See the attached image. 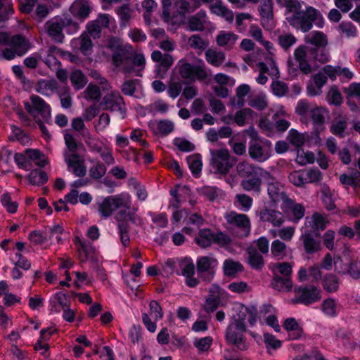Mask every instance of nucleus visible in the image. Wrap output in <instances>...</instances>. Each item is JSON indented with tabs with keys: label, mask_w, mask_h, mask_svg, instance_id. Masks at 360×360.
<instances>
[{
	"label": "nucleus",
	"mask_w": 360,
	"mask_h": 360,
	"mask_svg": "<svg viewBox=\"0 0 360 360\" xmlns=\"http://www.w3.org/2000/svg\"><path fill=\"white\" fill-rule=\"evenodd\" d=\"M205 56L207 62L214 67L221 65L226 59V55L224 52L213 49L207 50Z\"/></svg>",
	"instance_id": "obj_50"
},
{
	"label": "nucleus",
	"mask_w": 360,
	"mask_h": 360,
	"mask_svg": "<svg viewBox=\"0 0 360 360\" xmlns=\"http://www.w3.org/2000/svg\"><path fill=\"white\" fill-rule=\"evenodd\" d=\"M294 58L299 68L304 74H309L312 71L311 63L314 61V49L312 46L301 45L294 51Z\"/></svg>",
	"instance_id": "obj_8"
},
{
	"label": "nucleus",
	"mask_w": 360,
	"mask_h": 360,
	"mask_svg": "<svg viewBox=\"0 0 360 360\" xmlns=\"http://www.w3.org/2000/svg\"><path fill=\"white\" fill-rule=\"evenodd\" d=\"M251 139L249 143L248 153L250 157L259 162L266 161L273 154L272 143L268 139L259 137L252 129L250 134Z\"/></svg>",
	"instance_id": "obj_3"
},
{
	"label": "nucleus",
	"mask_w": 360,
	"mask_h": 360,
	"mask_svg": "<svg viewBox=\"0 0 360 360\" xmlns=\"http://www.w3.org/2000/svg\"><path fill=\"white\" fill-rule=\"evenodd\" d=\"M28 179L31 184L39 186L45 184L48 177L45 172L41 169H34L29 174Z\"/></svg>",
	"instance_id": "obj_60"
},
{
	"label": "nucleus",
	"mask_w": 360,
	"mask_h": 360,
	"mask_svg": "<svg viewBox=\"0 0 360 360\" xmlns=\"http://www.w3.org/2000/svg\"><path fill=\"white\" fill-rule=\"evenodd\" d=\"M210 11L212 13L222 17L230 23L233 21L234 15L233 11L224 5L221 1H217L211 5Z\"/></svg>",
	"instance_id": "obj_42"
},
{
	"label": "nucleus",
	"mask_w": 360,
	"mask_h": 360,
	"mask_svg": "<svg viewBox=\"0 0 360 360\" xmlns=\"http://www.w3.org/2000/svg\"><path fill=\"white\" fill-rule=\"evenodd\" d=\"M176 67L179 75L184 79L202 81L208 77L206 65L202 60H198L194 64H191L181 59L178 62Z\"/></svg>",
	"instance_id": "obj_6"
},
{
	"label": "nucleus",
	"mask_w": 360,
	"mask_h": 360,
	"mask_svg": "<svg viewBox=\"0 0 360 360\" xmlns=\"http://www.w3.org/2000/svg\"><path fill=\"white\" fill-rule=\"evenodd\" d=\"M248 264L255 269L261 270L264 265V260L262 253L258 252L257 249L253 246H250L248 249Z\"/></svg>",
	"instance_id": "obj_41"
},
{
	"label": "nucleus",
	"mask_w": 360,
	"mask_h": 360,
	"mask_svg": "<svg viewBox=\"0 0 360 360\" xmlns=\"http://www.w3.org/2000/svg\"><path fill=\"white\" fill-rule=\"evenodd\" d=\"M321 311L327 317H336L339 314L338 301L333 298H327L321 304Z\"/></svg>",
	"instance_id": "obj_45"
},
{
	"label": "nucleus",
	"mask_w": 360,
	"mask_h": 360,
	"mask_svg": "<svg viewBox=\"0 0 360 360\" xmlns=\"http://www.w3.org/2000/svg\"><path fill=\"white\" fill-rule=\"evenodd\" d=\"M218 265L217 259L212 255L199 257L196 261L198 273L208 280L213 278Z\"/></svg>",
	"instance_id": "obj_13"
},
{
	"label": "nucleus",
	"mask_w": 360,
	"mask_h": 360,
	"mask_svg": "<svg viewBox=\"0 0 360 360\" xmlns=\"http://www.w3.org/2000/svg\"><path fill=\"white\" fill-rule=\"evenodd\" d=\"M298 295V300L304 304H310L321 298L320 290L314 286H308L295 289Z\"/></svg>",
	"instance_id": "obj_20"
},
{
	"label": "nucleus",
	"mask_w": 360,
	"mask_h": 360,
	"mask_svg": "<svg viewBox=\"0 0 360 360\" xmlns=\"http://www.w3.org/2000/svg\"><path fill=\"white\" fill-rule=\"evenodd\" d=\"M116 13L120 19V26L124 27L131 18L132 10L129 4H124L116 10Z\"/></svg>",
	"instance_id": "obj_62"
},
{
	"label": "nucleus",
	"mask_w": 360,
	"mask_h": 360,
	"mask_svg": "<svg viewBox=\"0 0 360 360\" xmlns=\"http://www.w3.org/2000/svg\"><path fill=\"white\" fill-rule=\"evenodd\" d=\"M26 153L28 155L29 163L30 164V169L32 164L38 167H44L48 164L47 157L38 149H26Z\"/></svg>",
	"instance_id": "obj_39"
},
{
	"label": "nucleus",
	"mask_w": 360,
	"mask_h": 360,
	"mask_svg": "<svg viewBox=\"0 0 360 360\" xmlns=\"http://www.w3.org/2000/svg\"><path fill=\"white\" fill-rule=\"evenodd\" d=\"M136 76L142 77V72L146 67V58L143 53H138L134 55L132 63H131Z\"/></svg>",
	"instance_id": "obj_59"
},
{
	"label": "nucleus",
	"mask_w": 360,
	"mask_h": 360,
	"mask_svg": "<svg viewBox=\"0 0 360 360\" xmlns=\"http://www.w3.org/2000/svg\"><path fill=\"white\" fill-rule=\"evenodd\" d=\"M72 84L76 89H82L87 83V79L84 73L79 70H74L70 75Z\"/></svg>",
	"instance_id": "obj_63"
},
{
	"label": "nucleus",
	"mask_w": 360,
	"mask_h": 360,
	"mask_svg": "<svg viewBox=\"0 0 360 360\" xmlns=\"http://www.w3.org/2000/svg\"><path fill=\"white\" fill-rule=\"evenodd\" d=\"M293 264L288 262H278L271 266L274 274L283 275L285 278H290L292 272Z\"/></svg>",
	"instance_id": "obj_58"
},
{
	"label": "nucleus",
	"mask_w": 360,
	"mask_h": 360,
	"mask_svg": "<svg viewBox=\"0 0 360 360\" xmlns=\"http://www.w3.org/2000/svg\"><path fill=\"white\" fill-rule=\"evenodd\" d=\"M271 285L276 290L286 292L291 290L292 283L290 278L281 277L276 274L272 279Z\"/></svg>",
	"instance_id": "obj_53"
},
{
	"label": "nucleus",
	"mask_w": 360,
	"mask_h": 360,
	"mask_svg": "<svg viewBox=\"0 0 360 360\" xmlns=\"http://www.w3.org/2000/svg\"><path fill=\"white\" fill-rule=\"evenodd\" d=\"M71 47L82 53L84 56H89L92 53L93 43L86 32H82L79 37L70 41Z\"/></svg>",
	"instance_id": "obj_24"
},
{
	"label": "nucleus",
	"mask_w": 360,
	"mask_h": 360,
	"mask_svg": "<svg viewBox=\"0 0 360 360\" xmlns=\"http://www.w3.org/2000/svg\"><path fill=\"white\" fill-rule=\"evenodd\" d=\"M245 330L246 326L243 323H230L226 329V339L240 350H245L248 348L243 336Z\"/></svg>",
	"instance_id": "obj_10"
},
{
	"label": "nucleus",
	"mask_w": 360,
	"mask_h": 360,
	"mask_svg": "<svg viewBox=\"0 0 360 360\" xmlns=\"http://www.w3.org/2000/svg\"><path fill=\"white\" fill-rule=\"evenodd\" d=\"M224 218L230 226L243 230L245 234L250 232L251 224L250 218L246 214L231 211L226 212Z\"/></svg>",
	"instance_id": "obj_15"
},
{
	"label": "nucleus",
	"mask_w": 360,
	"mask_h": 360,
	"mask_svg": "<svg viewBox=\"0 0 360 360\" xmlns=\"http://www.w3.org/2000/svg\"><path fill=\"white\" fill-rule=\"evenodd\" d=\"M152 129L157 135L167 136L174 129V124L168 120H162L154 122Z\"/></svg>",
	"instance_id": "obj_44"
},
{
	"label": "nucleus",
	"mask_w": 360,
	"mask_h": 360,
	"mask_svg": "<svg viewBox=\"0 0 360 360\" xmlns=\"http://www.w3.org/2000/svg\"><path fill=\"white\" fill-rule=\"evenodd\" d=\"M272 0H262L259 13L262 22L269 23V26L273 25V11Z\"/></svg>",
	"instance_id": "obj_48"
},
{
	"label": "nucleus",
	"mask_w": 360,
	"mask_h": 360,
	"mask_svg": "<svg viewBox=\"0 0 360 360\" xmlns=\"http://www.w3.org/2000/svg\"><path fill=\"white\" fill-rule=\"evenodd\" d=\"M264 181L267 184L268 195L274 202L282 203L288 197L285 192L283 184L268 171L267 175L264 176Z\"/></svg>",
	"instance_id": "obj_11"
},
{
	"label": "nucleus",
	"mask_w": 360,
	"mask_h": 360,
	"mask_svg": "<svg viewBox=\"0 0 360 360\" xmlns=\"http://www.w3.org/2000/svg\"><path fill=\"white\" fill-rule=\"evenodd\" d=\"M323 288L328 292H335L339 287L338 278L333 274H327L323 280Z\"/></svg>",
	"instance_id": "obj_64"
},
{
	"label": "nucleus",
	"mask_w": 360,
	"mask_h": 360,
	"mask_svg": "<svg viewBox=\"0 0 360 360\" xmlns=\"http://www.w3.org/2000/svg\"><path fill=\"white\" fill-rule=\"evenodd\" d=\"M46 233L49 245L61 243L65 239V233L59 224H55L46 230Z\"/></svg>",
	"instance_id": "obj_38"
},
{
	"label": "nucleus",
	"mask_w": 360,
	"mask_h": 360,
	"mask_svg": "<svg viewBox=\"0 0 360 360\" xmlns=\"http://www.w3.org/2000/svg\"><path fill=\"white\" fill-rule=\"evenodd\" d=\"M67 169L76 176L83 177L86 173V168L82 157L78 153H66L63 155Z\"/></svg>",
	"instance_id": "obj_14"
},
{
	"label": "nucleus",
	"mask_w": 360,
	"mask_h": 360,
	"mask_svg": "<svg viewBox=\"0 0 360 360\" xmlns=\"http://www.w3.org/2000/svg\"><path fill=\"white\" fill-rule=\"evenodd\" d=\"M281 208L284 213L292 217L293 220L295 221L301 219L305 212V209L302 204L296 203L294 200L288 197L281 204Z\"/></svg>",
	"instance_id": "obj_18"
},
{
	"label": "nucleus",
	"mask_w": 360,
	"mask_h": 360,
	"mask_svg": "<svg viewBox=\"0 0 360 360\" xmlns=\"http://www.w3.org/2000/svg\"><path fill=\"white\" fill-rule=\"evenodd\" d=\"M181 274L186 278L188 287L193 288L198 284V280L194 277L195 266L191 259L186 258L181 263Z\"/></svg>",
	"instance_id": "obj_28"
},
{
	"label": "nucleus",
	"mask_w": 360,
	"mask_h": 360,
	"mask_svg": "<svg viewBox=\"0 0 360 360\" xmlns=\"http://www.w3.org/2000/svg\"><path fill=\"white\" fill-rule=\"evenodd\" d=\"M335 267V271L338 274H345V270L343 269V262L340 257L333 258L330 253H327L323 257L321 262V268L329 271L331 270L333 266Z\"/></svg>",
	"instance_id": "obj_32"
},
{
	"label": "nucleus",
	"mask_w": 360,
	"mask_h": 360,
	"mask_svg": "<svg viewBox=\"0 0 360 360\" xmlns=\"http://www.w3.org/2000/svg\"><path fill=\"white\" fill-rule=\"evenodd\" d=\"M25 108L38 123L43 134L45 136L49 137L50 134L44 123H47L51 120V110L50 105L41 97L37 95H32L30 98V102H25Z\"/></svg>",
	"instance_id": "obj_2"
},
{
	"label": "nucleus",
	"mask_w": 360,
	"mask_h": 360,
	"mask_svg": "<svg viewBox=\"0 0 360 360\" xmlns=\"http://www.w3.org/2000/svg\"><path fill=\"white\" fill-rule=\"evenodd\" d=\"M271 252L274 258L283 259L287 255V246L280 240H275L271 243Z\"/></svg>",
	"instance_id": "obj_56"
},
{
	"label": "nucleus",
	"mask_w": 360,
	"mask_h": 360,
	"mask_svg": "<svg viewBox=\"0 0 360 360\" xmlns=\"http://www.w3.org/2000/svg\"><path fill=\"white\" fill-rule=\"evenodd\" d=\"M238 39L239 37L235 33L222 30L217 34L216 41L219 46L231 49L233 46Z\"/></svg>",
	"instance_id": "obj_36"
},
{
	"label": "nucleus",
	"mask_w": 360,
	"mask_h": 360,
	"mask_svg": "<svg viewBox=\"0 0 360 360\" xmlns=\"http://www.w3.org/2000/svg\"><path fill=\"white\" fill-rule=\"evenodd\" d=\"M60 53V49L56 46H51L47 49H41L39 51V58L51 69H58L60 62L57 56Z\"/></svg>",
	"instance_id": "obj_21"
},
{
	"label": "nucleus",
	"mask_w": 360,
	"mask_h": 360,
	"mask_svg": "<svg viewBox=\"0 0 360 360\" xmlns=\"http://www.w3.org/2000/svg\"><path fill=\"white\" fill-rule=\"evenodd\" d=\"M210 165L214 173L226 174L236 162V158L230 154L226 148L210 150Z\"/></svg>",
	"instance_id": "obj_4"
},
{
	"label": "nucleus",
	"mask_w": 360,
	"mask_h": 360,
	"mask_svg": "<svg viewBox=\"0 0 360 360\" xmlns=\"http://www.w3.org/2000/svg\"><path fill=\"white\" fill-rule=\"evenodd\" d=\"M113 65L124 74L132 73L134 68L131 64L130 57L125 49L114 51L112 56Z\"/></svg>",
	"instance_id": "obj_16"
},
{
	"label": "nucleus",
	"mask_w": 360,
	"mask_h": 360,
	"mask_svg": "<svg viewBox=\"0 0 360 360\" xmlns=\"http://www.w3.org/2000/svg\"><path fill=\"white\" fill-rule=\"evenodd\" d=\"M69 11L73 16L84 21L89 17L91 8L88 0H75L70 6Z\"/></svg>",
	"instance_id": "obj_26"
},
{
	"label": "nucleus",
	"mask_w": 360,
	"mask_h": 360,
	"mask_svg": "<svg viewBox=\"0 0 360 360\" xmlns=\"http://www.w3.org/2000/svg\"><path fill=\"white\" fill-rule=\"evenodd\" d=\"M311 116L316 131L319 132L324 129L326 108L314 106L311 109Z\"/></svg>",
	"instance_id": "obj_37"
},
{
	"label": "nucleus",
	"mask_w": 360,
	"mask_h": 360,
	"mask_svg": "<svg viewBox=\"0 0 360 360\" xmlns=\"http://www.w3.org/2000/svg\"><path fill=\"white\" fill-rule=\"evenodd\" d=\"M236 312L233 315L231 323H243L245 325V321L248 318L250 326H253L257 322V309L255 306L246 307L241 304H237L233 307Z\"/></svg>",
	"instance_id": "obj_12"
},
{
	"label": "nucleus",
	"mask_w": 360,
	"mask_h": 360,
	"mask_svg": "<svg viewBox=\"0 0 360 360\" xmlns=\"http://www.w3.org/2000/svg\"><path fill=\"white\" fill-rule=\"evenodd\" d=\"M65 21L62 18H54L46 23L47 33L54 41L61 42L64 38L63 29Z\"/></svg>",
	"instance_id": "obj_19"
},
{
	"label": "nucleus",
	"mask_w": 360,
	"mask_h": 360,
	"mask_svg": "<svg viewBox=\"0 0 360 360\" xmlns=\"http://www.w3.org/2000/svg\"><path fill=\"white\" fill-rule=\"evenodd\" d=\"M97 205L98 213L104 219L111 216L116 210L111 195L101 198L97 202Z\"/></svg>",
	"instance_id": "obj_34"
},
{
	"label": "nucleus",
	"mask_w": 360,
	"mask_h": 360,
	"mask_svg": "<svg viewBox=\"0 0 360 360\" xmlns=\"http://www.w3.org/2000/svg\"><path fill=\"white\" fill-rule=\"evenodd\" d=\"M222 268L224 275L228 277H235L243 270V266L240 262L230 258L224 260Z\"/></svg>",
	"instance_id": "obj_40"
},
{
	"label": "nucleus",
	"mask_w": 360,
	"mask_h": 360,
	"mask_svg": "<svg viewBox=\"0 0 360 360\" xmlns=\"http://www.w3.org/2000/svg\"><path fill=\"white\" fill-rule=\"evenodd\" d=\"M31 43L22 34L0 32V58L11 60L21 57L31 49Z\"/></svg>",
	"instance_id": "obj_1"
},
{
	"label": "nucleus",
	"mask_w": 360,
	"mask_h": 360,
	"mask_svg": "<svg viewBox=\"0 0 360 360\" xmlns=\"http://www.w3.org/2000/svg\"><path fill=\"white\" fill-rule=\"evenodd\" d=\"M283 326L285 329L289 332L290 339L296 340L301 337L302 329L295 319H287L284 322Z\"/></svg>",
	"instance_id": "obj_52"
},
{
	"label": "nucleus",
	"mask_w": 360,
	"mask_h": 360,
	"mask_svg": "<svg viewBox=\"0 0 360 360\" xmlns=\"http://www.w3.org/2000/svg\"><path fill=\"white\" fill-rule=\"evenodd\" d=\"M57 89V82L55 80L41 79L36 86V91L44 96L52 95Z\"/></svg>",
	"instance_id": "obj_51"
},
{
	"label": "nucleus",
	"mask_w": 360,
	"mask_h": 360,
	"mask_svg": "<svg viewBox=\"0 0 360 360\" xmlns=\"http://www.w3.org/2000/svg\"><path fill=\"white\" fill-rule=\"evenodd\" d=\"M151 58L154 62L158 63L156 67L157 75L162 78L167 70L172 65L174 59L170 54H162L160 51H154L151 53Z\"/></svg>",
	"instance_id": "obj_17"
},
{
	"label": "nucleus",
	"mask_w": 360,
	"mask_h": 360,
	"mask_svg": "<svg viewBox=\"0 0 360 360\" xmlns=\"http://www.w3.org/2000/svg\"><path fill=\"white\" fill-rule=\"evenodd\" d=\"M212 25L205 11H200L188 20V26L191 31H202Z\"/></svg>",
	"instance_id": "obj_22"
},
{
	"label": "nucleus",
	"mask_w": 360,
	"mask_h": 360,
	"mask_svg": "<svg viewBox=\"0 0 360 360\" xmlns=\"http://www.w3.org/2000/svg\"><path fill=\"white\" fill-rule=\"evenodd\" d=\"M321 200L328 211L333 210L335 208V200L336 199L334 191L331 190L328 186L323 185L321 188Z\"/></svg>",
	"instance_id": "obj_43"
},
{
	"label": "nucleus",
	"mask_w": 360,
	"mask_h": 360,
	"mask_svg": "<svg viewBox=\"0 0 360 360\" xmlns=\"http://www.w3.org/2000/svg\"><path fill=\"white\" fill-rule=\"evenodd\" d=\"M253 204L252 198L247 194L240 193L235 196L234 206L242 212H248Z\"/></svg>",
	"instance_id": "obj_49"
},
{
	"label": "nucleus",
	"mask_w": 360,
	"mask_h": 360,
	"mask_svg": "<svg viewBox=\"0 0 360 360\" xmlns=\"http://www.w3.org/2000/svg\"><path fill=\"white\" fill-rule=\"evenodd\" d=\"M101 106L103 110L111 112L118 111L122 115V118H124L126 115V106L123 98L118 91H112L103 98Z\"/></svg>",
	"instance_id": "obj_9"
},
{
	"label": "nucleus",
	"mask_w": 360,
	"mask_h": 360,
	"mask_svg": "<svg viewBox=\"0 0 360 360\" xmlns=\"http://www.w3.org/2000/svg\"><path fill=\"white\" fill-rule=\"evenodd\" d=\"M83 139L91 153H97L105 145L103 144L97 137L92 135L91 132L83 137Z\"/></svg>",
	"instance_id": "obj_61"
},
{
	"label": "nucleus",
	"mask_w": 360,
	"mask_h": 360,
	"mask_svg": "<svg viewBox=\"0 0 360 360\" xmlns=\"http://www.w3.org/2000/svg\"><path fill=\"white\" fill-rule=\"evenodd\" d=\"M301 238L307 253L313 254L321 250V242L315 240L309 233H303Z\"/></svg>",
	"instance_id": "obj_46"
},
{
	"label": "nucleus",
	"mask_w": 360,
	"mask_h": 360,
	"mask_svg": "<svg viewBox=\"0 0 360 360\" xmlns=\"http://www.w3.org/2000/svg\"><path fill=\"white\" fill-rule=\"evenodd\" d=\"M348 127V119L346 115L336 117L330 126V132L340 138L345 136V131Z\"/></svg>",
	"instance_id": "obj_33"
},
{
	"label": "nucleus",
	"mask_w": 360,
	"mask_h": 360,
	"mask_svg": "<svg viewBox=\"0 0 360 360\" xmlns=\"http://www.w3.org/2000/svg\"><path fill=\"white\" fill-rule=\"evenodd\" d=\"M75 244L77 246L79 259L82 262H86L93 254V247L89 243L81 240L76 241Z\"/></svg>",
	"instance_id": "obj_54"
},
{
	"label": "nucleus",
	"mask_w": 360,
	"mask_h": 360,
	"mask_svg": "<svg viewBox=\"0 0 360 360\" xmlns=\"http://www.w3.org/2000/svg\"><path fill=\"white\" fill-rule=\"evenodd\" d=\"M328 223L325 216L318 212L313 214L311 217H307L305 219V226L310 228L311 231H323L326 228Z\"/></svg>",
	"instance_id": "obj_30"
},
{
	"label": "nucleus",
	"mask_w": 360,
	"mask_h": 360,
	"mask_svg": "<svg viewBox=\"0 0 360 360\" xmlns=\"http://www.w3.org/2000/svg\"><path fill=\"white\" fill-rule=\"evenodd\" d=\"M187 162L193 175L198 176L202 167L201 156L199 154L190 155L187 158Z\"/></svg>",
	"instance_id": "obj_57"
},
{
	"label": "nucleus",
	"mask_w": 360,
	"mask_h": 360,
	"mask_svg": "<svg viewBox=\"0 0 360 360\" xmlns=\"http://www.w3.org/2000/svg\"><path fill=\"white\" fill-rule=\"evenodd\" d=\"M49 302V307L51 314H58L68 304H69V300L68 299L67 295L60 292L53 295L50 298Z\"/></svg>",
	"instance_id": "obj_31"
},
{
	"label": "nucleus",
	"mask_w": 360,
	"mask_h": 360,
	"mask_svg": "<svg viewBox=\"0 0 360 360\" xmlns=\"http://www.w3.org/2000/svg\"><path fill=\"white\" fill-rule=\"evenodd\" d=\"M236 170L240 176L250 177L252 175L263 176L267 175V171L264 169L254 165L247 161L239 162L236 166Z\"/></svg>",
	"instance_id": "obj_25"
},
{
	"label": "nucleus",
	"mask_w": 360,
	"mask_h": 360,
	"mask_svg": "<svg viewBox=\"0 0 360 360\" xmlns=\"http://www.w3.org/2000/svg\"><path fill=\"white\" fill-rule=\"evenodd\" d=\"M195 241L201 248H207L212 243L220 245H227L231 240L229 236L221 232L214 233L210 229H202L199 231Z\"/></svg>",
	"instance_id": "obj_7"
},
{
	"label": "nucleus",
	"mask_w": 360,
	"mask_h": 360,
	"mask_svg": "<svg viewBox=\"0 0 360 360\" xmlns=\"http://www.w3.org/2000/svg\"><path fill=\"white\" fill-rule=\"evenodd\" d=\"M112 200L114 202L115 210L123 209L119 212L117 219L118 221H122V216L126 212H129L131 209V197L129 193L122 192L117 195H111Z\"/></svg>",
	"instance_id": "obj_23"
},
{
	"label": "nucleus",
	"mask_w": 360,
	"mask_h": 360,
	"mask_svg": "<svg viewBox=\"0 0 360 360\" xmlns=\"http://www.w3.org/2000/svg\"><path fill=\"white\" fill-rule=\"evenodd\" d=\"M304 41L307 44L314 45V47H323L328 43L326 36L319 31H314L309 33L305 36Z\"/></svg>",
	"instance_id": "obj_47"
},
{
	"label": "nucleus",
	"mask_w": 360,
	"mask_h": 360,
	"mask_svg": "<svg viewBox=\"0 0 360 360\" xmlns=\"http://www.w3.org/2000/svg\"><path fill=\"white\" fill-rule=\"evenodd\" d=\"M263 222H269L274 226H280L284 223L283 214L276 210L264 207L258 214Z\"/></svg>",
	"instance_id": "obj_27"
},
{
	"label": "nucleus",
	"mask_w": 360,
	"mask_h": 360,
	"mask_svg": "<svg viewBox=\"0 0 360 360\" xmlns=\"http://www.w3.org/2000/svg\"><path fill=\"white\" fill-rule=\"evenodd\" d=\"M262 180L264 181L263 176L252 175L243 179L241 181L240 186L245 191L254 192L258 194L261 192Z\"/></svg>",
	"instance_id": "obj_35"
},
{
	"label": "nucleus",
	"mask_w": 360,
	"mask_h": 360,
	"mask_svg": "<svg viewBox=\"0 0 360 360\" xmlns=\"http://www.w3.org/2000/svg\"><path fill=\"white\" fill-rule=\"evenodd\" d=\"M319 13L311 6L307 7L304 11L288 15L286 20L289 24L297 30L307 32L312 28L313 23L317 19Z\"/></svg>",
	"instance_id": "obj_5"
},
{
	"label": "nucleus",
	"mask_w": 360,
	"mask_h": 360,
	"mask_svg": "<svg viewBox=\"0 0 360 360\" xmlns=\"http://www.w3.org/2000/svg\"><path fill=\"white\" fill-rule=\"evenodd\" d=\"M327 77L323 72L316 74L307 87V94L309 96H315L320 95L322 92L323 86L327 82Z\"/></svg>",
	"instance_id": "obj_29"
},
{
	"label": "nucleus",
	"mask_w": 360,
	"mask_h": 360,
	"mask_svg": "<svg viewBox=\"0 0 360 360\" xmlns=\"http://www.w3.org/2000/svg\"><path fill=\"white\" fill-rule=\"evenodd\" d=\"M288 141L295 147L302 146L308 139L306 133H300L294 129H291L288 134Z\"/></svg>",
	"instance_id": "obj_55"
}]
</instances>
